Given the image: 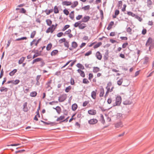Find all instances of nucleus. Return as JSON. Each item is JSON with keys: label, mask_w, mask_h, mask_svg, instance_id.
I'll return each instance as SVG.
<instances>
[{"label": "nucleus", "mask_w": 154, "mask_h": 154, "mask_svg": "<svg viewBox=\"0 0 154 154\" xmlns=\"http://www.w3.org/2000/svg\"><path fill=\"white\" fill-rule=\"evenodd\" d=\"M146 47L149 46V51H151L154 48V40L151 38L149 37L146 42Z\"/></svg>", "instance_id": "nucleus-1"}, {"label": "nucleus", "mask_w": 154, "mask_h": 154, "mask_svg": "<svg viewBox=\"0 0 154 154\" xmlns=\"http://www.w3.org/2000/svg\"><path fill=\"white\" fill-rule=\"evenodd\" d=\"M100 121L103 124H106L109 125L111 122V118L109 116H106L105 120L104 118L103 115H100Z\"/></svg>", "instance_id": "nucleus-2"}, {"label": "nucleus", "mask_w": 154, "mask_h": 154, "mask_svg": "<svg viewBox=\"0 0 154 154\" xmlns=\"http://www.w3.org/2000/svg\"><path fill=\"white\" fill-rule=\"evenodd\" d=\"M74 26L75 27H79V29H83L86 27V25L84 23H81V21H79L75 23L74 25Z\"/></svg>", "instance_id": "nucleus-3"}, {"label": "nucleus", "mask_w": 154, "mask_h": 154, "mask_svg": "<svg viewBox=\"0 0 154 154\" xmlns=\"http://www.w3.org/2000/svg\"><path fill=\"white\" fill-rule=\"evenodd\" d=\"M57 24H56L55 25H52L51 26L49 27L46 30V32L47 33H52L56 29Z\"/></svg>", "instance_id": "nucleus-4"}, {"label": "nucleus", "mask_w": 154, "mask_h": 154, "mask_svg": "<svg viewBox=\"0 0 154 154\" xmlns=\"http://www.w3.org/2000/svg\"><path fill=\"white\" fill-rule=\"evenodd\" d=\"M121 102V97L120 96H117L116 98L115 102L113 104V106H116L120 105Z\"/></svg>", "instance_id": "nucleus-5"}, {"label": "nucleus", "mask_w": 154, "mask_h": 154, "mask_svg": "<svg viewBox=\"0 0 154 154\" xmlns=\"http://www.w3.org/2000/svg\"><path fill=\"white\" fill-rule=\"evenodd\" d=\"M107 85L108 86L106 88L107 89V91L105 94V96H107L108 95V94L109 92H111L112 91L113 89L114 88L113 87H112L111 89H110V88L109 87L111 86L112 83L111 82H109L108 84Z\"/></svg>", "instance_id": "nucleus-6"}, {"label": "nucleus", "mask_w": 154, "mask_h": 154, "mask_svg": "<svg viewBox=\"0 0 154 154\" xmlns=\"http://www.w3.org/2000/svg\"><path fill=\"white\" fill-rule=\"evenodd\" d=\"M78 44L77 43L75 42H73L71 43L72 48H69V50L72 51L73 49H75L78 46Z\"/></svg>", "instance_id": "nucleus-7"}, {"label": "nucleus", "mask_w": 154, "mask_h": 154, "mask_svg": "<svg viewBox=\"0 0 154 154\" xmlns=\"http://www.w3.org/2000/svg\"><path fill=\"white\" fill-rule=\"evenodd\" d=\"M98 122L97 119H91L88 121V123L91 125H94L96 124Z\"/></svg>", "instance_id": "nucleus-8"}, {"label": "nucleus", "mask_w": 154, "mask_h": 154, "mask_svg": "<svg viewBox=\"0 0 154 154\" xmlns=\"http://www.w3.org/2000/svg\"><path fill=\"white\" fill-rule=\"evenodd\" d=\"M97 92V89H95L94 91H93L91 93V97L94 99H95L96 98V94Z\"/></svg>", "instance_id": "nucleus-9"}, {"label": "nucleus", "mask_w": 154, "mask_h": 154, "mask_svg": "<svg viewBox=\"0 0 154 154\" xmlns=\"http://www.w3.org/2000/svg\"><path fill=\"white\" fill-rule=\"evenodd\" d=\"M90 18L89 16H85L84 17L82 20V21L84 23H86L88 21Z\"/></svg>", "instance_id": "nucleus-10"}, {"label": "nucleus", "mask_w": 154, "mask_h": 154, "mask_svg": "<svg viewBox=\"0 0 154 154\" xmlns=\"http://www.w3.org/2000/svg\"><path fill=\"white\" fill-rule=\"evenodd\" d=\"M95 56L97 59L99 60H101L102 58V55L98 51H97L95 54Z\"/></svg>", "instance_id": "nucleus-11"}, {"label": "nucleus", "mask_w": 154, "mask_h": 154, "mask_svg": "<svg viewBox=\"0 0 154 154\" xmlns=\"http://www.w3.org/2000/svg\"><path fill=\"white\" fill-rule=\"evenodd\" d=\"M88 113L91 115H95L96 114L97 112L95 110L91 109L88 111Z\"/></svg>", "instance_id": "nucleus-12"}, {"label": "nucleus", "mask_w": 154, "mask_h": 154, "mask_svg": "<svg viewBox=\"0 0 154 154\" xmlns=\"http://www.w3.org/2000/svg\"><path fill=\"white\" fill-rule=\"evenodd\" d=\"M39 40L36 41V39H34L30 43V46H32L33 45L35 44L36 46H37L39 43Z\"/></svg>", "instance_id": "nucleus-13"}, {"label": "nucleus", "mask_w": 154, "mask_h": 154, "mask_svg": "<svg viewBox=\"0 0 154 154\" xmlns=\"http://www.w3.org/2000/svg\"><path fill=\"white\" fill-rule=\"evenodd\" d=\"M72 2L70 1H65L62 2V5H63L68 6L72 5Z\"/></svg>", "instance_id": "nucleus-14"}, {"label": "nucleus", "mask_w": 154, "mask_h": 154, "mask_svg": "<svg viewBox=\"0 0 154 154\" xmlns=\"http://www.w3.org/2000/svg\"><path fill=\"white\" fill-rule=\"evenodd\" d=\"M27 103H25L23 105V110L25 112H27L28 110L27 107Z\"/></svg>", "instance_id": "nucleus-15"}, {"label": "nucleus", "mask_w": 154, "mask_h": 154, "mask_svg": "<svg viewBox=\"0 0 154 154\" xmlns=\"http://www.w3.org/2000/svg\"><path fill=\"white\" fill-rule=\"evenodd\" d=\"M53 109H55L58 114H60L61 112V109L59 106H57L56 108H53Z\"/></svg>", "instance_id": "nucleus-16"}, {"label": "nucleus", "mask_w": 154, "mask_h": 154, "mask_svg": "<svg viewBox=\"0 0 154 154\" xmlns=\"http://www.w3.org/2000/svg\"><path fill=\"white\" fill-rule=\"evenodd\" d=\"M77 71H78V72L80 74L81 76L82 77H85V72L84 71L81 70L80 69H78Z\"/></svg>", "instance_id": "nucleus-17"}, {"label": "nucleus", "mask_w": 154, "mask_h": 154, "mask_svg": "<svg viewBox=\"0 0 154 154\" xmlns=\"http://www.w3.org/2000/svg\"><path fill=\"white\" fill-rule=\"evenodd\" d=\"M78 4L79 3L78 1H74L73 2L72 4L71 5V7L72 8H74L78 5Z\"/></svg>", "instance_id": "nucleus-18"}, {"label": "nucleus", "mask_w": 154, "mask_h": 154, "mask_svg": "<svg viewBox=\"0 0 154 154\" xmlns=\"http://www.w3.org/2000/svg\"><path fill=\"white\" fill-rule=\"evenodd\" d=\"M100 71V68L97 67H94L93 68V71L94 73H97Z\"/></svg>", "instance_id": "nucleus-19"}, {"label": "nucleus", "mask_w": 154, "mask_h": 154, "mask_svg": "<svg viewBox=\"0 0 154 154\" xmlns=\"http://www.w3.org/2000/svg\"><path fill=\"white\" fill-rule=\"evenodd\" d=\"M100 93L99 94V96L100 97H103L104 94V90L103 87H102L100 89Z\"/></svg>", "instance_id": "nucleus-20"}, {"label": "nucleus", "mask_w": 154, "mask_h": 154, "mask_svg": "<svg viewBox=\"0 0 154 154\" xmlns=\"http://www.w3.org/2000/svg\"><path fill=\"white\" fill-rule=\"evenodd\" d=\"M66 97L64 96H62L59 97L58 98V100L60 102H62L64 101L66 99Z\"/></svg>", "instance_id": "nucleus-21"}, {"label": "nucleus", "mask_w": 154, "mask_h": 154, "mask_svg": "<svg viewBox=\"0 0 154 154\" xmlns=\"http://www.w3.org/2000/svg\"><path fill=\"white\" fill-rule=\"evenodd\" d=\"M115 126L116 128H119L122 127L123 126L122 123L120 122L115 124Z\"/></svg>", "instance_id": "nucleus-22"}, {"label": "nucleus", "mask_w": 154, "mask_h": 154, "mask_svg": "<svg viewBox=\"0 0 154 154\" xmlns=\"http://www.w3.org/2000/svg\"><path fill=\"white\" fill-rule=\"evenodd\" d=\"M42 51H39V52H37L35 53V54L33 56L32 58L34 59L35 57H36L38 56H40L41 55Z\"/></svg>", "instance_id": "nucleus-23"}, {"label": "nucleus", "mask_w": 154, "mask_h": 154, "mask_svg": "<svg viewBox=\"0 0 154 154\" xmlns=\"http://www.w3.org/2000/svg\"><path fill=\"white\" fill-rule=\"evenodd\" d=\"M42 60V59L41 58H38L36 59H34L32 61V64H33L36 62H38L41 61Z\"/></svg>", "instance_id": "nucleus-24"}, {"label": "nucleus", "mask_w": 154, "mask_h": 154, "mask_svg": "<svg viewBox=\"0 0 154 154\" xmlns=\"http://www.w3.org/2000/svg\"><path fill=\"white\" fill-rule=\"evenodd\" d=\"M114 23L113 21L111 22L109 24L107 29L108 30H110L112 28V26L114 25Z\"/></svg>", "instance_id": "nucleus-25"}, {"label": "nucleus", "mask_w": 154, "mask_h": 154, "mask_svg": "<svg viewBox=\"0 0 154 154\" xmlns=\"http://www.w3.org/2000/svg\"><path fill=\"white\" fill-rule=\"evenodd\" d=\"M16 10H19L20 11V12L21 13H25L26 12V10L24 8H22L21 9H20L19 8H16Z\"/></svg>", "instance_id": "nucleus-26"}, {"label": "nucleus", "mask_w": 154, "mask_h": 154, "mask_svg": "<svg viewBox=\"0 0 154 154\" xmlns=\"http://www.w3.org/2000/svg\"><path fill=\"white\" fill-rule=\"evenodd\" d=\"M17 71V69H14L9 73V75L11 76H12L15 74Z\"/></svg>", "instance_id": "nucleus-27"}, {"label": "nucleus", "mask_w": 154, "mask_h": 154, "mask_svg": "<svg viewBox=\"0 0 154 154\" xmlns=\"http://www.w3.org/2000/svg\"><path fill=\"white\" fill-rule=\"evenodd\" d=\"M78 107V105L76 103H74L72 105V110L73 111H75Z\"/></svg>", "instance_id": "nucleus-28"}, {"label": "nucleus", "mask_w": 154, "mask_h": 154, "mask_svg": "<svg viewBox=\"0 0 154 154\" xmlns=\"http://www.w3.org/2000/svg\"><path fill=\"white\" fill-rule=\"evenodd\" d=\"M46 22L47 25L48 26H50L51 25L52 22V21L51 20L49 19H47L46 20Z\"/></svg>", "instance_id": "nucleus-29"}, {"label": "nucleus", "mask_w": 154, "mask_h": 154, "mask_svg": "<svg viewBox=\"0 0 154 154\" xmlns=\"http://www.w3.org/2000/svg\"><path fill=\"white\" fill-rule=\"evenodd\" d=\"M123 81V79L122 78L120 79H119L117 80V84L119 85H121Z\"/></svg>", "instance_id": "nucleus-30"}, {"label": "nucleus", "mask_w": 154, "mask_h": 154, "mask_svg": "<svg viewBox=\"0 0 154 154\" xmlns=\"http://www.w3.org/2000/svg\"><path fill=\"white\" fill-rule=\"evenodd\" d=\"M26 57H21L20 60L18 61V63L20 64L22 63L25 60V59Z\"/></svg>", "instance_id": "nucleus-31"}, {"label": "nucleus", "mask_w": 154, "mask_h": 154, "mask_svg": "<svg viewBox=\"0 0 154 154\" xmlns=\"http://www.w3.org/2000/svg\"><path fill=\"white\" fill-rule=\"evenodd\" d=\"M58 51L57 50H53L51 53V55L52 56H55L58 53Z\"/></svg>", "instance_id": "nucleus-32"}, {"label": "nucleus", "mask_w": 154, "mask_h": 154, "mask_svg": "<svg viewBox=\"0 0 154 154\" xmlns=\"http://www.w3.org/2000/svg\"><path fill=\"white\" fill-rule=\"evenodd\" d=\"M77 66L81 69H85L84 66L82 64L78 63L76 65Z\"/></svg>", "instance_id": "nucleus-33"}, {"label": "nucleus", "mask_w": 154, "mask_h": 154, "mask_svg": "<svg viewBox=\"0 0 154 154\" xmlns=\"http://www.w3.org/2000/svg\"><path fill=\"white\" fill-rule=\"evenodd\" d=\"M54 11L55 14H57L59 13V11L58 9L57 6H54Z\"/></svg>", "instance_id": "nucleus-34"}, {"label": "nucleus", "mask_w": 154, "mask_h": 154, "mask_svg": "<svg viewBox=\"0 0 154 154\" xmlns=\"http://www.w3.org/2000/svg\"><path fill=\"white\" fill-rule=\"evenodd\" d=\"M52 44L51 43L49 44L46 47V50L47 51H49L50 50L52 47Z\"/></svg>", "instance_id": "nucleus-35"}, {"label": "nucleus", "mask_w": 154, "mask_h": 154, "mask_svg": "<svg viewBox=\"0 0 154 154\" xmlns=\"http://www.w3.org/2000/svg\"><path fill=\"white\" fill-rule=\"evenodd\" d=\"M102 44V43L101 42H99L94 46V49L97 48L101 46Z\"/></svg>", "instance_id": "nucleus-36"}, {"label": "nucleus", "mask_w": 154, "mask_h": 154, "mask_svg": "<svg viewBox=\"0 0 154 154\" xmlns=\"http://www.w3.org/2000/svg\"><path fill=\"white\" fill-rule=\"evenodd\" d=\"M65 118V116H60L59 117L57 118V119L56 121L57 122L59 121L60 120H63V119Z\"/></svg>", "instance_id": "nucleus-37"}, {"label": "nucleus", "mask_w": 154, "mask_h": 154, "mask_svg": "<svg viewBox=\"0 0 154 154\" xmlns=\"http://www.w3.org/2000/svg\"><path fill=\"white\" fill-rule=\"evenodd\" d=\"M37 92L35 91H33L30 93V95L32 97H35L37 95Z\"/></svg>", "instance_id": "nucleus-38"}, {"label": "nucleus", "mask_w": 154, "mask_h": 154, "mask_svg": "<svg viewBox=\"0 0 154 154\" xmlns=\"http://www.w3.org/2000/svg\"><path fill=\"white\" fill-rule=\"evenodd\" d=\"M149 57H146L144 58V62L143 64H147L149 61Z\"/></svg>", "instance_id": "nucleus-39"}, {"label": "nucleus", "mask_w": 154, "mask_h": 154, "mask_svg": "<svg viewBox=\"0 0 154 154\" xmlns=\"http://www.w3.org/2000/svg\"><path fill=\"white\" fill-rule=\"evenodd\" d=\"M36 33V32L35 31L32 32L30 35V38H33Z\"/></svg>", "instance_id": "nucleus-40"}, {"label": "nucleus", "mask_w": 154, "mask_h": 154, "mask_svg": "<svg viewBox=\"0 0 154 154\" xmlns=\"http://www.w3.org/2000/svg\"><path fill=\"white\" fill-rule=\"evenodd\" d=\"M64 14L66 15H68L69 14V11L66 9H65L63 10Z\"/></svg>", "instance_id": "nucleus-41"}, {"label": "nucleus", "mask_w": 154, "mask_h": 154, "mask_svg": "<svg viewBox=\"0 0 154 154\" xmlns=\"http://www.w3.org/2000/svg\"><path fill=\"white\" fill-rule=\"evenodd\" d=\"M27 39V38L26 37H22L21 38H18L16 39L15 41H19L23 40H26Z\"/></svg>", "instance_id": "nucleus-42"}, {"label": "nucleus", "mask_w": 154, "mask_h": 154, "mask_svg": "<svg viewBox=\"0 0 154 154\" xmlns=\"http://www.w3.org/2000/svg\"><path fill=\"white\" fill-rule=\"evenodd\" d=\"M71 87L69 86L66 88L65 91L66 92H68L71 89Z\"/></svg>", "instance_id": "nucleus-43"}, {"label": "nucleus", "mask_w": 154, "mask_h": 154, "mask_svg": "<svg viewBox=\"0 0 154 154\" xmlns=\"http://www.w3.org/2000/svg\"><path fill=\"white\" fill-rule=\"evenodd\" d=\"M8 89L7 88H5V87H2L0 89V91L1 92L5 91L6 92L7 91Z\"/></svg>", "instance_id": "nucleus-44"}, {"label": "nucleus", "mask_w": 154, "mask_h": 154, "mask_svg": "<svg viewBox=\"0 0 154 154\" xmlns=\"http://www.w3.org/2000/svg\"><path fill=\"white\" fill-rule=\"evenodd\" d=\"M128 14L129 16H131L133 17H135L136 15L132 12L130 11L128 12Z\"/></svg>", "instance_id": "nucleus-45"}, {"label": "nucleus", "mask_w": 154, "mask_h": 154, "mask_svg": "<svg viewBox=\"0 0 154 154\" xmlns=\"http://www.w3.org/2000/svg\"><path fill=\"white\" fill-rule=\"evenodd\" d=\"M20 81L18 79H17L15 81L13 80L12 83L14 85H17L20 82Z\"/></svg>", "instance_id": "nucleus-46"}, {"label": "nucleus", "mask_w": 154, "mask_h": 154, "mask_svg": "<svg viewBox=\"0 0 154 154\" xmlns=\"http://www.w3.org/2000/svg\"><path fill=\"white\" fill-rule=\"evenodd\" d=\"M70 26L69 25H65L62 29V31H65L66 29H68L69 27Z\"/></svg>", "instance_id": "nucleus-47"}, {"label": "nucleus", "mask_w": 154, "mask_h": 154, "mask_svg": "<svg viewBox=\"0 0 154 154\" xmlns=\"http://www.w3.org/2000/svg\"><path fill=\"white\" fill-rule=\"evenodd\" d=\"M66 39L65 38H63L60 39L59 41V43L60 44H61L63 42H65L66 41Z\"/></svg>", "instance_id": "nucleus-48"}, {"label": "nucleus", "mask_w": 154, "mask_h": 154, "mask_svg": "<svg viewBox=\"0 0 154 154\" xmlns=\"http://www.w3.org/2000/svg\"><path fill=\"white\" fill-rule=\"evenodd\" d=\"M90 6L89 5L85 6L83 8V9L85 10H88L90 9Z\"/></svg>", "instance_id": "nucleus-49"}, {"label": "nucleus", "mask_w": 154, "mask_h": 154, "mask_svg": "<svg viewBox=\"0 0 154 154\" xmlns=\"http://www.w3.org/2000/svg\"><path fill=\"white\" fill-rule=\"evenodd\" d=\"M83 83L84 84H88L89 83V81L86 79H84L83 80Z\"/></svg>", "instance_id": "nucleus-50"}, {"label": "nucleus", "mask_w": 154, "mask_h": 154, "mask_svg": "<svg viewBox=\"0 0 154 154\" xmlns=\"http://www.w3.org/2000/svg\"><path fill=\"white\" fill-rule=\"evenodd\" d=\"M92 53V51H88V52H87L85 54V56H88L90 55Z\"/></svg>", "instance_id": "nucleus-51"}, {"label": "nucleus", "mask_w": 154, "mask_h": 154, "mask_svg": "<svg viewBox=\"0 0 154 154\" xmlns=\"http://www.w3.org/2000/svg\"><path fill=\"white\" fill-rule=\"evenodd\" d=\"M82 17V15H79L76 17V19L77 20H80Z\"/></svg>", "instance_id": "nucleus-52"}, {"label": "nucleus", "mask_w": 154, "mask_h": 154, "mask_svg": "<svg viewBox=\"0 0 154 154\" xmlns=\"http://www.w3.org/2000/svg\"><path fill=\"white\" fill-rule=\"evenodd\" d=\"M63 32H60L57 34V36L58 37H60L62 36L63 35Z\"/></svg>", "instance_id": "nucleus-53"}, {"label": "nucleus", "mask_w": 154, "mask_h": 154, "mask_svg": "<svg viewBox=\"0 0 154 154\" xmlns=\"http://www.w3.org/2000/svg\"><path fill=\"white\" fill-rule=\"evenodd\" d=\"M93 77V75L92 73H89V74L88 79L91 80V79Z\"/></svg>", "instance_id": "nucleus-54"}, {"label": "nucleus", "mask_w": 154, "mask_h": 154, "mask_svg": "<svg viewBox=\"0 0 154 154\" xmlns=\"http://www.w3.org/2000/svg\"><path fill=\"white\" fill-rule=\"evenodd\" d=\"M135 17L140 22H141L142 20V18L137 15H136Z\"/></svg>", "instance_id": "nucleus-55"}, {"label": "nucleus", "mask_w": 154, "mask_h": 154, "mask_svg": "<svg viewBox=\"0 0 154 154\" xmlns=\"http://www.w3.org/2000/svg\"><path fill=\"white\" fill-rule=\"evenodd\" d=\"M69 14V17L72 20H73L74 17V14H72L71 13H70Z\"/></svg>", "instance_id": "nucleus-56"}, {"label": "nucleus", "mask_w": 154, "mask_h": 154, "mask_svg": "<svg viewBox=\"0 0 154 154\" xmlns=\"http://www.w3.org/2000/svg\"><path fill=\"white\" fill-rule=\"evenodd\" d=\"M147 3L148 6H150L152 5V2L151 0H147Z\"/></svg>", "instance_id": "nucleus-57"}, {"label": "nucleus", "mask_w": 154, "mask_h": 154, "mask_svg": "<svg viewBox=\"0 0 154 154\" xmlns=\"http://www.w3.org/2000/svg\"><path fill=\"white\" fill-rule=\"evenodd\" d=\"M71 30L70 29H69L68 30L66 31L65 32V34L66 35H68L70 34L71 32Z\"/></svg>", "instance_id": "nucleus-58"}, {"label": "nucleus", "mask_w": 154, "mask_h": 154, "mask_svg": "<svg viewBox=\"0 0 154 154\" xmlns=\"http://www.w3.org/2000/svg\"><path fill=\"white\" fill-rule=\"evenodd\" d=\"M71 61H72V60H70L68 62H67L62 67L61 69H62L63 68L65 67L66 66H67Z\"/></svg>", "instance_id": "nucleus-59"}, {"label": "nucleus", "mask_w": 154, "mask_h": 154, "mask_svg": "<svg viewBox=\"0 0 154 154\" xmlns=\"http://www.w3.org/2000/svg\"><path fill=\"white\" fill-rule=\"evenodd\" d=\"M89 102L88 101H85L83 104V106L84 107Z\"/></svg>", "instance_id": "nucleus-60"}, {"label": "nucleus", "mask_w": 154, "mask_h": 154, "mask_svg": "<svg viewBox=\"0 0 154 154\" xmlns=\"http://www.w3.org/2000/svg\"><path fill=\"white\" fill-rule=\"evenodd\" d=\"M128 45V43L127 42L124 43L122 45V48H125Z\"/></svg>", "instance_id": "nucleus-61"}, {"label": "nucleus", "mask_w": 154, "mask_h": 154, "mask_svg": "<svg viewBox=\"0 0 154 154\" xmlns=\"http://www.w3.org/2000/svg\"><path fill=\"white\" fill-rule=\"evenodd\" d=\"M64 45L65 47H68L69 46V42H66V41H65L64 42Z\"/></svg>", "instance_id": "nucleus-62"}, {"label": "nucleus", "mask_w": 154, "mask_h": 154, "mask_svg": "<svg viewBox=\"0 0 154 154\" xmlns=\"http://www.w3.org/2000/svg\"><path fill=\"white\" fill-rule=\"evenodd\" d=\"M148 24L149 25L152 26L153 24V23L152 20L149 21L148 22Z\"/></svg>", "instance_id": "nucleus-63"}, {"label": "nucleus", "mask_w": 154, "mask_h": 154, "mask_svg": "<svg viewBox=\"0 0 154 154\" xmlns=\"http://www.w3.org/2000/svg\"><path fill=\"white\" fill-rule=\"evenodd\" d=\"M132 29L130 27H128L127 28V31L130 33V34H131V32Z\"/></svg>", "instance_id": "nucleus-64"}]
</instances>
